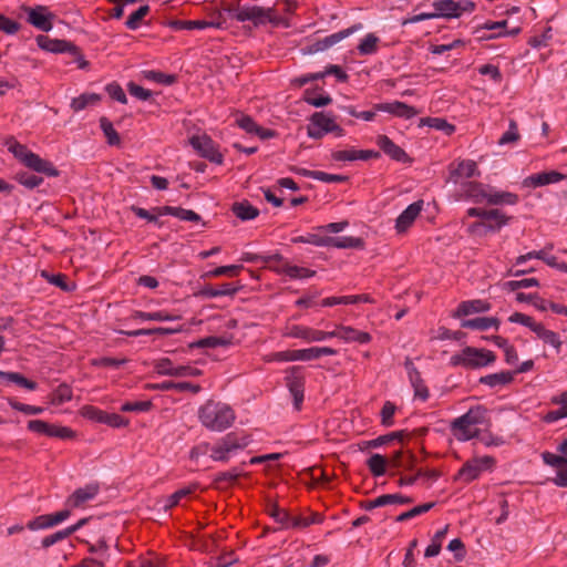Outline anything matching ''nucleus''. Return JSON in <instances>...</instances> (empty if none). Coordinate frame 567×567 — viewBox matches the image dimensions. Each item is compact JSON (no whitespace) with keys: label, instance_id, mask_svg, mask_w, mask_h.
Wrapping results in <instances>:
<instances>
[{"label":"nucleus","instance_id":"nucleus-1","mask_svg":"<svg viewBox=\"0 0 567 567\" xmlns=\"http://www.w3.org/2000/svg\"><path fill=\"white\" fill-rule=\"evenodd\" d=\"M234 410L226 403L208 400L198 409L200 424L209 431L223 432L235 422Z\"/></svg>","mask_w":567,"mask_h":567},{"label":"nucleus","instance_id":"nucleus-2","mask_svg":"<svg viewBox=\"0 0 567 567\" xmlns=\"http://www.w3.org/2000/svg\"><path fill=\"white\" fill-rule=\"evenodd\" d=\"M251 441V436L243 431L229 432L212 445L209 457L215 462L227 463L238 451L246 449Z\"/></svg>","mask_w":567,"mask_h":567},{"label":"nucleus","instance_id":"nucleus-3","mask_svg":"<svg viewBox=\"0 0 567 567\" xmlns=\"http://www.w3.org/2000/svg\"><path fill=\"white\" fill-rule=\"evenodd\" d=\"M225 11L228 16L238 21H251L254 27L265 25L274 21V8H264L259 6L241 4L240 2L229 4Z\"/></svg>","mask_w":567,"mask_h":567},{"label":"nucleus","instance_id":"nucleus-4","mask_svg":"<svg viewBox=\"0 0 567 567\" xmlns=\"http://www.w3.org/2000/svg\"><path fill=\"white\" fill-rule=\"evenodd\" d=\"M496 360L493 351L475 347H465L461 352L451 357L452 367H463L466 369H478L491 365Z\"/></svg>","mask_w":567,"mask_h":567},{"label":"nucleus","instance_id":"nucleus-5","mask_svg":"<svg viewBox=\"0 0 567 567\" xmlns=\"http://www.w3.org/2000/svg\"><path fill=\"white\" fill-rule=\"evenodd\" d=\"M307 133L309 137L320 140L328 133H334L336 136L341 137L346 132L332 117L328 116L323 112H316L310 117V123L307 126Z\"/></svg>","mask_w":567,"mask_h":567},{"label":"nucleus","instance_id":"nucleus-6","mask_svg":"<svg viewBox=\"0 0 567 567\" xmlns=\"http://www.w3.org/2000/svg\"><path fill=\"white\" fill-rule=\"evenodd\" d=\"M494 464L495 460L492 456L474 457L462 465L454 480L468 484L478 478L484 471L492 470Z\"/></svg>","mask_w":567,"mask_h":567},{"label":"nucleus","instance_id":"nucleus-7","mask_svg":"<svg viewBox=\"0 0 567 567\" xmlns=\"http://www.w3.org/2000/svg\"><path fill=\"white\" fill-rule=\"evenodd\" d=\"M286 385L293 398V408L299 411L301 409L303 398H305V383L306 377L303 372V367L301 365H292L286 369Z\"/></svg>","mask_w":567,"mask_h":567},{"label":"nucleus","instance_id":"nucleus-8","mask_svg":"<svg viewBox=\"0 0 567 567\" xmlns=\"http://www.w3.org/2000/svg\"><path fill=\"white\" fill-rule=\"evenodd\" d=\"M27 13V21L42 32H49L53 28L55 14L45 6L23 7Z\"/></svg>","mask_w":567,"mask_h":567},{"label":"nucleus","instance_id":"nucleus-9","mask_svg":"<svg viewBox=\"0 0 567 567\" xmlns=\"http://www.w3.org/2000/svg\"><path fill=\"white\" fill-rule=\"evenodd\" d=\"M189 143L202 157L218 165L223 163V154L218 151L215 142L208 135L204 134L192 136Z\"/></svg>","mask_w":567,"mask_h":567},{"label":"nucleus","instance_id":"nucleus-10","mask_svg":"<svg viewBox=\"0 0 567 567\" xmlns=\"http://www.w3.org/2000/svg\"><path fill=\"white\" fill-rule=\"evenodd\" d=\"M287 337L302 339L307 342H320L331 339L330 331L317 330L310 327L293 324L288 328Z\"/></svg>","mask_w":567,"mask_h":567},{"label":"nucleus","instance_id":"nucleus-11","mask_svg":"<svg viewBox=\"0 0 567 567\" xmlns=\"http://www.w3.org/2000/svg\"><path fill=\"white\" fill-rule=\"evenodd\" d=\"M404 368L406 370L410 383L414 390V396L422 401H426L430 396L429 389L411 358H405Z\"/></svg>","mask_w":567,"mask_h":567},{"label":"nucleus","instance_id":"nucleus-12","mask_svg":"<svg viewBox=\"0 0 567 567\" xmlns=\"http://www.w3.org/2000/svg\"><path fill=\"white\" fill-rule=\"evenodd\" d=\"M362 28H363V25L361 23H355V24H353V25H351V27H349V28H347L344 30H341V31H338L336 33L329 34V35L324 37L323 39H320V40L316 41L312 44L310 52L324 51V50L336 45L337 43H339L343 39L350 37L354 32L361 30Z\"/></svg>","mask_w":567,"mask_h":567},{"label":"nucleus","instance_id":"nucleus-13","mask_svg":"<svg viewBox=\"0 0 567 567\" xmlns=\"http://www.w3.org/2000/svg\"><path fill=\"white\" fill-rule=\"evenodd\" d=\"M37 44L40 49L52 53H76V45L66 40L51 39L48 35L37 37Z\"/></svg>","mask_w":567,"mask_h":567},{"label":"nucleus","instance_id":"nucleus-14","mask_svg":"<svg viewBox=\"0 0 567 567\" xmlns=\"http://www.w3.org/2000/svg\"><path fill=\"white\" fill-rule=\"evenodd\" d=\"M331 338L342 339L344 342H358L360 344L369 343L372 337L369 332L360 331L350 326L338 324L337 329L330 331Z\"/></svg>","mask_w":567,"mask_h":567},{"label":"nucleus","instance_id":"nucleus-15","mask_svg":"<svg viewBox=\"0 0 567 567\" xmlns=\"http://www.w3.org/2000/svg\"><path fill=\"white\" fill-rule=\"evenodd\" d=\"M375 111L386 112L396 117L410 120L419 114V111L404 102L394 101L390 103H377L374 104Z\"/></svg>","mask_w":567,"mask_h":567},{"label":"nucleus","instance_id":"nucleus-16","mask_svg":"<svg viewBox=\"0 0 567 567\" xmlns=\"http://www.w3.org/2000/svg\"><path fill=\"white\" fill-rule=\"evenodd\" d=\"M70 515L71 512L69 509H63L53 514L40 515L30 520L27 526L31 530L50 528L64 522Z\"/></svg>","mask_w":567,"mask_h":567},{"label":"nucleus","instance_id":"nucleus-17","mask_svg":"<svg viewBox=\"0 0 567 567\" xmlns=\"http://www.w3.org/2000/svg\"><path fill=\"white\" fill-rule=\"evenodd\" d=\"M423 207V202H414L410 204L396 218L395 229L399 234L405 233L420 215Z\"/></svg>","mask_w":567,"mask_h":567},{"label":"nucleus","instance_id":"nucleus-18","mask_svg":"<svg viewBox=\"0 0 567 567\" xmlns=\"http://www.w3.org/2000/svg\"><path fill=\"white\" fill-rule=\"evenodd\" d=\"M377 144L384 154L396 162L408 163L411 161L406 152L386 135H379L377 137Z\"/></svg>","mask_w":567,"mask_h":567},{"label":"nucleus","instance_id":"nucleus-19","mask_svg":"<svg viewBox=\"0 0 567 567\" xmlns=\"http://www.w3.org/2000/svg\"><path fill=\"white\" fill-rule=\"evenodd\" d=\"M476 175H480V172L476 163L472 159H463L456 166L450 165V179L455 184L462 178H471Z\"/></svg>","mask_w":567,"mask_h":567},{"label":"nucleus","instance_id":"nucleus-20","mask_svg":"<svg viewBox=\"0 0 567 567\" xmlns=\"http://www.w3.org/2000/svg\"><path fill=\"white\" fill-rule=\"evenodd\" d=\"M23 165L37 173L44 174L48 177H56L60 174L58 168L50 161L41 158L33 152L29 154Z\"/></svg>","mask_w":567,"mask_h":567},{"label":"nucleus","instance_id":"nucleus-21","mask_svg":"<svg viewBox=\"0 0 567 567\" xmlns=\"http://www.w3.org/2000/svg\"><path fill=\"white\" fill-rule=\"evenodd\" d=\"M462 420L463 417L458 416L451 423V432L454 437L461 442L478 437L481 431L477 427L470 425L467 422H462Z\"/></svg>","mask_w":567,"mask_h":567},{"label":"nucleus","instance_id":"nucleus-22","mask_svg":"<svg viewBox=\"0 0 567 567\" xmlns=\"http://www.w3.org/2000/svg\"><path fill=\"white\" fill-rule=\"evenodd\" d=\"M565 178V175L556 172V171H549V172H542L537 174H533L525 178L524 185L528 187H540L554 183H558Z\"/></svg>","mask_w":567,"mask_h":567},{"label":"nucleus","instance_id":"nucleus-23","mask_svg":"<svg viewBox=\"0 0 567 567\" xmlns=\"http://www.w3.org/2000/svg\"><path fill=\"white\" fill-rule=\"evenodd\" d=\"M491 309V305L487 301L481 299L462 301L455 312V318L467 317L473 313L487 312Z\"/></svg>","mask_w":567,"mask_h":567},{"label":"nucleus","instance_id":"nucleus-24","mask_svg":"<svg viewBox=\"0 0 567 567\" xmlns=\"http://www.w3.org/2000/svg\"><path fill=\"white\" fill-rule=\"evenodd\" d=\"M519 200V197L515 193L497 190L494 187H488L486 204L492 206H503V205H516Z\"/></svg>","mask_w":567,"mask_h":567},{"label":"nucleus","instance_id":"nucleus-25","mask_svg":"<svg viewBox=\"0 0 567 567\" xmlns=\"http://www.w3.org/2000/svg\"><path fill=\"white\" fill-rule=\"evenodd\" d=\"M153 210L156 212L158 215H171L181 220H186V221L198 223L202 219V217L194 210L185 209L182 207L157 206V207H153Z\"/></svg>","mask_w":567,"mask_h":567},{"label":"nucleus","instance_id":"nucleus-26","mask_svg":"<svg viewBox=\"0 0 567 567\" xmlns=\"http://www.w3.org/2000/svg\"><path fill=\"white\" fill-rule=\"evenodd\" d=\"M488 187L478 182H467L462 185L464 195L475 204L486 203Z\"/></svg>","mask_w":567,"mask_h":567},{"label":"nucleus","instance_id":"nucleus-27","mask_svg":"<svg viewBox=\"0 0 567 567\" xmlns=\"http://www.w3.org/2000/svg\"><path fill=\"white\" fill-rule=\"evenodd\" d=\"M130 320H141V321H175L179 319V316L168 313L164 310L145 312L141 310H134L130 318Z\"/></svg>","mask_w":567,"mask_h":567},{"label":"nucleus","instance_id":"nucleus-28","mask_svg":"<svg viewBox=\"0 0 567 567\" xmlns=\"http://www.w3.org/2000/svg\"><path fill=\"white\" fill-rule=\"evenodd\" d=\"M241 474L243 470L239 467H233L229 471L219 472L214 477L213 486L217 489H225L234 485Z\"/></svg>","mask_w":567,"mask_h":567},{"label":"nucleus","instance_id":"nucleus-29","mask_svg":"<svg viewBox=\"0 0 567 567\" xmlns=\"http://www.w3.org/2000/svg\"><path fill=\"white\" fill-rule=\"evenodd\" d=\"M239 290V287H235L233 284L226 282L221 284L218 287H214L212 285L204 286L199 296L204 298H217L223 296H234Z\"/></svg>","mask_w":567,"mask_h":567},{"label":"nucleus","instance_id":"nucleus-30","mask_svg":"<svg viewBox=\"0 0 567 567\" xmlns=\"http://www.w3.org/2000/svg\"><path fill=\"white\" fill-rule=\"evenodd\" d=\"M99 493V486L95 484L86 485L85 487L78 488L70 496L69 502L73 507H80L87 501L93 499Z\"/></svg>","mask_w":567,"mask_h":567},{"label":"nucleus","instance_id":"nucleus-31","mask_svg":"<svg viewBox=\"0 0 567 567\" xmlns=\"http://www.w3.org/2000/svg\"><path fill=\"white\" fill-rule=\"evenodd\" d=\"M151 389L159 390V391H176V392H185L190 391L193 393H198L202 388L198 384H194L190 382H174V381H163L161 383L152 384Z\"/></svg>","mask_w":567,"mask_h":567},{"label":"nucleus","instance_id":"nucleus-32","mask_svg":"<svg viewBox=\"0 0 567 567\" xmlns=\"http://www.w3.org/2000/svg\"><path fill=\"white\" fill-rule=\"evenodd\" d=\"M436 18H458V2L454 0H435L432 3Z\"/></svg>","mask_w":567,"mask_h":567},{"label":"nucleus","instance_id":"nucleus-33","mask_svg":"<svg viewBox=\"0 0 567 567\" xmlns=\"http://www.w3.org/2000/svg\"><path fill=\"white\" fill-rule=\"evenodd\" d=\"M511 217L502 213L501 217H495L491 221H475L470 226L471 231L484 228L486 233H498L502 227L508 224Z\"/></svg>","mask_w":567,"mask_h":567},{"label":"nucleus","instance_id":"nucleus-34","mask_svg":"<svg viewBox=\"0 0 567 567\" xmlns=\"http://www.w3.org/2000/svg\"><path fill=\"white\" fill-rule=\"evenodd\" d=\"M364 246V241L362 238L352 237V236H341V237H329L327 240V247H334L339 249H361Z\"/></svg>","mask_w":567,"mask_h":567},{"label":"nucleus","instance_id":"nucleus-35","mask_svg":"<svg viewBox=\"0 0 567 567\" xmlns=\"http://www.w3.org/2000/svg\"><path fill=\"white\" fill-rule=\"evenodd\" d=\"M514 380V373L511 371H501L480 378V383L489 388L504 386Z\"/></svg>","mask_w":567,"mask_h":567},{"label":"nucleus","instance_id":"nucleus-36","mask_svg":"<svg viewBox=\"0 0 567 567\" xmlns=\"http://www.w3.org/2000/svg\"><path fill=\"white\" fill-rule=\"evenodd\" d=\"M488 410L484 405L472 406L466 413L461 415L462 422H467L470 425L476 427L478 424H484L487 421Z\"/></svg>","mask_w":567,"mask_h":567},{"label":"nucleus","instance_id":"nucleus-37","mask_svg":"<svg viewBox=\"0 0 567 567\" xmlns=\"http://www.w3.org/2000/svg\"><path fill=\"white\" fill-rule=\"evenodd\" d=\"M278 275H286L291 279H306L311 278L316 275L315 270L309 268L296 266V265H284L280 269H277Z\"/></svg>","mask_w":567,"mask_h":567},{"label":"nucleus","instance_id":"nucleus-38","mask_svg":"<svg viewBox=\"0 0 567 567\" xmlns=\"http://www.w3.org/2000/svg\"><path fill=\"white\" fill-rule=\"evenodd\" d=\"M420 126H429L436 131L444 132L446 135H452L455 132V126L442 117H422Z\"/></svg>","mask_w":567,"mask_h":567},{"label":"nucleus","instance_id":"nucleus-39","mask_svg":"<svg viewBox=\"0 0 567 567\" xmlns=\"http://www.w3.org/2000/svg\"><path fill=\"white\" fill-rule=\"evenodd\" d=\"M338 350L330 347H311L308 349H300L301 361H311L321 358L322 355H336Z\"/></svg>","mask_w":567,"mask_h":567},{"label":"nucleus","instance_id":"nucleus-40","mask_svg":"<svg viewBox=\"0 0 567 567\" xmlns=\"http://www.w3.org/2000/svg\"><path fill=\"white\" fill-rule=\"evenodd\" d=\"M233 212L241 220H251L259 215V209L247 200L235 203L233 205Z\"/></svg>","mask_w":567,"mask_h":567},{"label":"nucleus","instance_id":"nucleus-41","mask_svg":"<svg viewBox=\"0 0 567 567\" xmlns=\"http://www.w3.org/2000/svg\"><path fill=\"white\" fill-rule=\"evenodd\" d=\"M538 330L536 331L537 337L544 341V343L551 346L555 348L556 352L559 353L561 351L563 341L557 332L553 330L546 329L543 324L540 327H536Z\"/></svg>","mask_w":567,"mask_h":567},{"label":"nucleus","instance_id":"nucleus-42","mask_svg":"<svg viewBox=\"0 0 567 567\" xmlns=\"http://www.w3.org/2000/svg\"><path fill=\"white\" fill-rule=\"evenodd\" d=\"M367 465L371 474L375 477H379L386 473L388 458L381 454H372L368 458Z\"/></svg>","mask_w":567,"mask_h":567},{"label":"nucleus","instance_id":"nucleus-43","mask_svg":"<svg viewBox=\"0 0 567 567\" xmlns=\"http://www.w3.org/2000/svg\"><path fill=\"white\" fill-rule=\"evenodd\" d=\"M101 101V95L96 93H83L78 97H74L71 102V109L74 112H80L86 109L89 105H94Z\"/></svg>","mask_w":567,"mask_h":567},{"label":"nucleus","instance_id":"nucleus-44","mask_svg":"<svg viewBox=\"0 0 567 567\" xmlns=\"http://www.w3.org/2000/svg\"><path fill=\"white\" fill-rule=\"evenodd\" d=\"M380 38L374 33H368L359 43L358 51L360 55H371L377 53Z\"/></svg>","mask_w":567,"mask_h":567},{"label":"nucleus","instance_id":"nucleus-45","mask_svg":"<svg viewBox=\"0 0 567 567\" xmlns=\"http://www.w3.org/2000/svg\"><path fill=\"white\" fill-rule=\"evenodd\" d=\"M100 127L104 133L109 145L118 146L121 144V137L107 117L102 116L100 118Z\"/></svg>","mask_w":567,"mask_h":567},{"label":"nucleus","instance_id":"nucleus-46","mask_svg":"<svg viewBox=\"0 0 567 567\" xmlns=\"http://www.w3.org/2000/svg\"><path fill=\"white\" fill-rule=\"evenodd\" d=\"M14 179L29 189H33L43 183V178L29 172H18L14 175Z\"/></svg>","mask_w":567,"mask_h":567},{"label":"nucleus","instance_id":"nucleus-47","mask_svg":"<svg viewBox=\"0 0 567 567\" xmlns=\"http://www.w3.org/2000/svg\"><path fill=\"white\" fill-rule=\"evenodd\" d=\"M503 212L498 208L485 209L480 207H471L467 209V216L477 217L480 221H491L495 217H501Z\"/></svg>","mask_w":567,"mask_h":567},{"label":"nucleus","instance_id":"nucleus-48","mask_svg":"<svg viewBox=\"0 0 567 567\" xmlns=\"http://www.w3.org/2000/svg\"><path fill=\"white\" fill-rule=\"evenodd\" d=\"M72 400V389L66 383L60 384L51 394V403L61 405Z\"/></svg>","mask_w":567,"mask_h":567},{"label":"nucleus","instance_id":"nucleus-49","mask_svg":"<svg viewBox=\"0 0 567 567\" xmlns=\"http://www.w3.org/2000/svg\"><path fill=\"white\" fill-rule=\"evenodd\" d=\"M322 522V515L318 513H312L309 516H293L290 525L292 528H306L312 524H321Z\"/></svg>","mask_w":567,"mask_h":567},{"label":"nucleus","instance_id":"nucleus-50","mask_svg":"<svg viewBox=\"0 0 567 567\" xmlns=\"http://www.w3.org/2000/svg\"><path fill=\"white\" fill-rule=\"evenodd\" d=\"M174 27L178 30H204L209 27H215V23L205 20H177L174 22Z\"/></svg>","mask_w":567,"mask_h":567},{"label":"nucleus","instance_id":"nucleus-51","mask_svg":"<svg viewBox=\"0 0 567 567\" xmlns=\"http://www.w3.org/2000/svg\"><path fill=\"white\" fill-rule=\"evenodd\" d=\"M434 505H435V503H425L422 505H417V506L400 514L399 516H396L395 520L400 522V523L406 522V520L412 519L419 515L427 513L431 508L434 507Z\"/></svg>","mask_w":567,"mask_h":567},{"label":"nucleus","instance_id":"nucleus-52","mask_svg":"<svg viewBox=\"0 0 567 567\" xmlns=\"http://www.w3.org/2000/svg\"><path fill=\"white\" fill-rule=\"evenodd\" d=\"M150 7L148 6H142L136 11L130 14L127 18L125 25L130 30H136L140 28L142 20L148 14Z\"/></svg>","mask_w":567,"mask_h":567},{"label":"nucleus","instance_id":"nucleus-53","mask_svg":"<svg viewBox=\"0 0 567 567\" xmlns=\"http://www.w3.org/2000/svg\"><path fill=\"white\" fill-rule=\"evenodd\" d=\"M45 436L68 440L73 439L75 436V433L70 427L58 426L47 422Z\"/></svg>","mask_w":567,"mask_h":567},{"label":"nucleus","instance_id":"nucleus-54","mask_svg":"<svg viewBox=\"0 0 567 567\" xmlns=\"http://www.w3.org/2000/svg\"><path fill=\"white\" fill-rule=\"evenodd\" d=\"M131 210L135 214V216H137L138 218H142V219H145L147 220L148 223H153L155 224L157 227H162L164 225V223L162 220H159V217L162 215H158L156 212H154L153 209L152 210H147L145 208H142V207H138V206H132L131 207Z\"/></svg>","mask_w":567,"mask_h":567},{"label":"nucleus","instance_id":"nucleus-55","mask_svg":"<svg viewBox=\"0 0 567 567\" xmlns=\"http://www.w3.org/2000/svg\"><path fill=\"white\" fill-rule=\"evenodd\" d=\"M520 138L518 125L515 120H509L508 130L499 137L498 145L516 143Z\"/></svg>","mask_w":567,"mask_h":567},{"label":"nucleus","instance_id":"nucleus-56","mask_svg":"<svg viewBox=\"0 0 567 567\" xmlns=\"http://www.w3.org/2000/svg\"><path fill=\"white\" fill-rule=\"evenodd\" d=\"M328 236H320L317 234H307L305 236H297L291 239L293 244H311L317 247H327Z\"/></svg>","mask_w":567,"mask_h":567},{"label":"nucleus","instance_id":"nucleus-57","mask_svg":"<svg viewBox=\"0 0 567 567\" xmlns=\"http://www.w3.org/2000/svg\"><path fill=\"white\" fill-rule=\"evenodd\" d=\"M508 321L513 322V323H519L522 326H525V327L529 328L535 333L538 330L536 327H540V324H542V323L536 322L533 317L527 316L522 312L512 313L508 318Z\"/></svg>","mask_w":567,"mask_h":567},{"label":"nucleus","instance_id":"nucleus-58","mask_svg":"<svg viewBox=\"0 0 567 567\" xmlns=\"http://www.w3.org/2000/svg\"><path fill=\"white\" fill-rule=\"evenodd\" d=\"M144 76H145V79H147L150 81H154L156 83L164 84V85H172L176 82V75L166 74V73H163L159 71H154V70L144 72Z\"/></svg>","mask_w":567,"mask_h":567},{"label":"nucleus","instance_id":"nucleus-59","mask_svg":"<svg viewBox=\"0 0 567 567\" xmlns=\"http://www.w3.org/2000/svg\"><path fill=\"white\" fill-rule=\"evenodd\" d=\"M539 280L537 278H524L520 280H511L504 284V288L509 291H517L519 289H526L530 287H538Z\"/></svg>","mask_w":567,"mask_h":567},{"label":"nucleus","instance_id":"nucleus-60","mask_svg":"<svg viewBox=\"0 0 567 567\" xmlns=\"http://www.w3.org/2000/svg\"><path fill=\"white\" fill-rule=\"evenodd\" d=\"M543 462L551 467H556L558 471L567 467V457L564 455H557L548 451L542 453Z\"/></svg>","mask_w":567,"mask_h":567},{"label":"nucleus","instance_id":"nucleus-61","mask_svg":"<svg viewBox=\"0 0 567 567\" xmlns=\"http://www.w3.org/2000/svg\"><path fill=\"white\" fill-rule=\"evenodd\" d=\"M153 408V403L147 401H135V402H125L121 405L120 410L122 412H135V413H142V412H148Z\"/></svg>","mask_w":567,"mask_h":567},{"label":"nucleus","instance_id":"nucleus-62","mask_svg":"<svg viewBox=\"0 0 567 567\" xmlns=\"http://www.w3.org/2000/svg\"><path fill=\"white\" fill-rule=\"evenodd\" d=\"M241 270V265L219 266L206 272L205 277L237 276Z\"/></svg>","mask_w":567,"mask_h":567},{"label":"nucleus","instance_id":"nucleus-63","mask_svg":"<svg viewBox=\"0 0 567 567\" xmlns=\"http://www.w3.org/2000/svg\"><path fill=\"white\" fill-rule=\"evenodd\" d=\"M269 514L277 523L281 524L284 527H291L290 524L293 516H290V514L287 511L281 509L277 505H272L271 508L269 509Z\"/></svg>","mask_w":567,"mask_h":567},{"label":"nucleus","instance_id":"nucleus-64","mask_svg":"<svg viewBox=\"0 0 567 567\" xmlns=\"http://www.w3.org/2000/svg\"><path fill=\"white\" fill-rule=\"evenodd\" d=\"M195 487H184L181 489H177L175 493L169 495L166 499L165 509H171L179 504V502L190 495L194 492Z\"/></svg>","mask_w":567,"mask_h":567}]
</instances>
